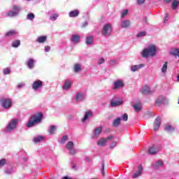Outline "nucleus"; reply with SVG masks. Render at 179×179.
I'll use <instances>...</instances> for the list:
<instances>
[{
    "label": "nucleus",
    "mask_w": 179,
    "mask_h": 179,
    "mask_svg": "<svg viewBox=\"0 0 179 179\" xmlns=\"http://www.w3.org/2000/svg\"><path fill=\"white\" fill-rule=\"evenodd\" d=\"M162 117L160 116H157V117H156L155 122H154V130L155 131H157V130H159L161 124H162Z\"/></svg>",
    "instance_id": "9d476101"
},
{
    "label": "nucleus",
    "mask_w": 179,
    "mask_h": 179,
    "mask_svg": "<svg viewBox=\"0 0 179 179\" xmlns=\"http://www.w3.org/2000/svg\"><path fill=\"white\" fill-rule=\"evenodd\" d=\"M164 129L166 131H168L169 133L171 131H174L175 130V127H173V126H171L170 124H166Z\"/></svg>",
    "instance_id": "2f4dec72"
},
{
    "label": "nucleus",
    "mask_w": 179,
    "mask_h": 179,
    "mask_svg": "<svg viewBox=\"0 0 179 179\" xmlns=\"http://www.w3.org/2000/svg\"><path fill=\"white\" fill-rule=\"evenodd\" d=\"M5 173L6 174H11L13 173V169L12 167H10V169H7V170L5 171Z\"/></svg>",
    "instance_id": "49530a36"
},
{
    "label": "nucleus",
    "mask_w": 179,
    "mask_h": 179,
    "mask_svg": "<svg viewBox=\"0 0 179 179\" xmlns=\"http://www.w3.org/2000/svg\"><path fill=\"white\" fill-rule=\"evenodd\" d=\"M141 92L144 94H152V91H150V87L148 85H144L141 90Z\"/></svg>",
    "instance_id": "a211bd4d"
},
{
    "label": "nucleus",
    "mask_w": 179,
    "mask_h": 179,
    "mask_svg": "<svg viewBox=\"0 0 179 179\" xmlns=\"http://www.w3.org/2000/svg\"><path fill=\"white\" fill-rule=\"evenodd\" d=\"M85 99V95L83 92H79L76 94L75 100L76 102H83Z\"/></svg>",
    "instance_id": "f8f14e48"
},
{
    "label": "nucleus",
    "mask_w": 179,
    "mask_h": 179,
    "mask_svg": "<svg viewBox=\"0 0 179 179\" xmlns=\"http://www.w3.org/2000/svg\"><path fill=\"white\" fill-rule=\"evenodd\" d=\"M57 127L56 126H50L49 129V133L50 134H54L55 131H56Z\"/></svg>",
    "instance_id": "ea45409f"
},
{
    "label": "nucleus",
    "mask_w": 179,
    "mask_h": 179,
    "mask_svg": "<svg viewBox=\"0 0 179 179\" xmlns=\"http://www.w3.org/2000/svg\"><path fill=\"white\" fill-rule=\"evenodd\" d=\"M62 179H72L71 177H69L68 176H64V177H62Z\"/></svg>",
    "instance_id": "13d9d810"
},
{
    "label": "nucleus",
    "mask_w": 179,
    "mask_h": 179,
    "mask_svg": "<svg viewBox=\"0 0 179 179\" xmlns=\"http://www.w3.org/2000/svg\"><path fill=\"white\" fill-rule=\"evenodd\" d=\"M82 70V64L80 63H76L73 67V71L75 73H79Z\"/></svg>",
    "instance_id": "4be33fe9"
},
{
    "label": "nucleus",
    "mask_w": 179,
    "mask_h": 179,
    "mask_svg": "<svg viewBox=\"0 0 179 179\" xmlns=\"http://www.w3.org/2000/svg\"><path fill=\"white\" fill-rule=\"evenodd\" d=\"M19 123V119H12L5 128V133H12L17 129Z\"/></svg>",
    "instance_id": "7ed1b4c3"
},
{
    "label": "nucleus",
    "mask_w": 179,
    "mask_h": 179,
    "mask_svg": "<svg viewBox=\"0 0 179 179\" xmlns=\"http://www.w3.org/2000/svg\"><path fill=\"white\" fill-rule=\"evenodd\" d=\"M57 17H58V15L57 13H55L50 15V20L55 21V20H57Z\"/></svg>",
    "instance_id": "c03bdc74"
},
{
    "label": "nucleus",
    "mask_w": 179,
    "mask_h": 179,
    "mask_svg": "<svg viewBox=\"0 0 179 179\" xmlns=\"http://www.w3.org/2000/svg\"><path fill=\"white\" fill-rule=\"evenodd\" d=\"M113 138H114V136H109L108 137H107V138H101L100 140L98 141L97 145L99 147H105L106 143H108V141H110Z\"/></svg>",
    "instance_id": "0eeeda50"
},
{
    "label": "nucleus",
    "mask_w": 179,
    "mask_h": 179,
    "mask_svg": "<svg viewBox=\"0 0 179 179\" xmlns=\"http://www.w3.org/2000/svg\"><path fill=\"white\" fill-rule=\"evenodd\" d=\"M24 160L26 162L27 160V158H24Z\"/></svg>",
    "instance_id": "0e129e2a"
},
{
    "label": "nucleus",
    "mask_w": 179,
    "mask_h": 179,
    "mask_svg": "<svg viewBox=\"0 0 179 179\" xmlns=\"http://www.w3.org/2000/svg\"><path fill=\"white\" fill-rule=\"evenodd\" d=\"M124 83L123 80H116L113 83V90H117L118 88H121L124 87Z\"/></svg>",
    "instance_id": "ddd939ff"
},
{
    "label": "nucleus",
    "mask_w": 179,
    "mask_h": 179,
    "mask_svg": "<svg viewBox=\"0 0 179 179\" xmlns=\"http://www.w3.org/2000/svg\"><path fill=\"white\" fill-rule=\"evenodd\" d=\"M80 15V10L78 9H75L74 10H71L69 13V17H77Z\"/></svg>",
    "instance_id": "6ab92c4d"
},
{
    "label": "nucleus",
    "mask_w": 179,
    "mask_h": 179,
    "mask_svg": "<svg viewBox=\"0 0 179 179\" xmlns=\"http://www.w3.org/2000/svg\"><path fill=\"white\" fill-rule=\"evenodd\" d=\"M178 103H179V98H178Z\"/></svg>",
    "instance_id": "69168bd1"
},
{
    "label": "nucleus",
    "mask_w": 179,
    "mask_h": 179,
    "mask_svg": "<svg viewBox=\"0 0 179 179\" xmlns=\"http://www.w3.org/2000/svg\"><path fill=\"white\" fill-rule=\"evenodd\" d=\"M161 70H162V73H163V74L165 75L166 73V71L168 70V62H165L164 63V64L162 66Z\"/></svg>",
    "instance_id": "c85d7f7f"
},
{
    "label": "nucleus",
    "mask_w": 179,
    "mask_h": 179,
    "mask_svg": "<svg viewBox=\"0 0 179 179\" xmlns=\"http://www.w3.org/2000/svg\"><path fill=\"white\" fill-rule=\"evenodd\" d=\"M169 17V15L166 14L165 17H164V22H167Z\"/></svg>",
    "instance_id": "6e6d98bb"
},
{
    "label": "nucleus",
    "mask_w": 179,
    "mask_h": 179,
    "mask_svg": "<svg viewBox=\"0 0 179 179\" xmlns=\"http://www.w3.org/2000/svg\"><path fill=\"white\" fill-rule=\"evenodd\" d=\"M51 50V47H50V45H47L46 47H45V52H50Z\"/></svg>",
    "instance_id": "3c124183"
},
{
    "label": "nucleus",
    "mask_w": 179,
    "mask_h": 179,
    "mask_svg": "<svg viewBox=\"0 0 179 179\" xmlns=\"http://www.w3.org/2000/svg\"><path fill=\"white\" fill-rule=\"evenodd\" d=\"M10 73H11L10 67H5L4 69H3V74H10Z\"/></svg>",
    "instance_id": "4c0bfd02"
},
{
    "label": "nucleus",
    "mask_w": 179,
    "mask_h": 179,
    "mask_svg": "<svg viewBox=\"0 0 179 179\" xmlns=\"http://www.w3.org/2000/svg\"><path fill=\"white\" fill-rule=\"evenodd\" d=\"M90 179H98V178H90Z\"/></svg>",
    "instance_id": "338daca9"
},
{
    "label": "nucleus",
    "mask_w": 179,
    "mask_h": 179,
    "mask_svg": "<svg viewBox=\"0 0 179 179\" xmlns=\"http://www.w3.org/2000/svg\"><path fill=\"white\" fill-rule=\"evenodd\" d=\"M145 0H136L138 5H143L145 3Z\"/></svg>",
    "instance_id": "8fccbe9b"
},
{
    "label": "nucleus",
    "mask_w": 179,
    "mask_h": 179,
    "mask_svg": "<svg viewBox=\"0 0 179 179\" xmlns=\"http://www.w3.org/2000/svg\"><path fill=\"white\" fill-rule=\"evenodd\" d=\"M167 102H168V99L165 98V96H158V98H157V99L155 100V105L159 106L162 103H167Z\"/></svg>",
    "instance_id": "9b49d317"
},
{
    "label": "nucleus",
    "mask_w": 179,
    "mask_h": 179,
    "mask_svg": "<svg viewBox=\"0 0 179 179\" xmlns=\"http://www.w3.org/2000/svg\"><path fill=\"white\" fill-rule=\"evenodd\" d=\"M20 44H21L20 40H15L12 43V47L13 48H17V47H20Z\"/></svg>",
    "instance_id": "f704fd0d"
},
{
    "label": "nucleus",
    "mask_w": 179,
    "mask_h": 179,
    "mask_svg": "<svg viewBox=\"0 0 179 179\" xmlns=\"http://www.w3.org/2000/svg\"><path fill=\"white\" fill-rule=\"evenodd\" d=\"M113 31V26L110 23H106L103 27L102 29V35L104 37H108L110 36L111 33Z\"/></svg>",
    "instance_id": "423d86ee"
},
{
    "label": "nucleus",
    "mask_w": 179,
    "mask_h": 179,
    "mask_svg": "<svg viewBox=\"0 0 179 179\" xmlns=\"http://www.w3.org/2000/svg\"><path fill=\"white\" fill-rule=\"evenodd\" d=\"M157 52L156 45H150L142 50L141 55L143 58H149V57H155Z\"/></svg>",
    "instance_id": "f257e3e1"
},
{
    "label": "nucleus",
    "mask_w": 179,
    "mask_h": 179,
    "mask_svg": "<svg viewBox=\"0 0 179 179\" xmlns=\"http://www.w3.org/2000/svg\"><path fill=\"white\" fill-rule=\"evenodd\" d=\"M68 137L67 136H64L61 140V143L62 144H65L66 141H67Z\"/></svg>",
    "instance_id": "a18cd8bd"
},
{
    "label": "nucleus",
    "mask_w": 179,
    "mask_h": 179,
    "mask_svg": "<svg viewBox=\"0 0 179 179\" xmlns=\"http://www.w3.org/2000/svg\"><path fill=\"white\" fill-rule=\"evenodd\" d=\"M85 160L86 162H90L91 159L90 158V157H85Z\"/></svg>",
    "instance_id": "bf43d9fd"
},
{
    "label": "nucleus",
    "mask_w": 179,
    "mask_h": 179,
    "mask_svg": "<svg viewBox=\"0 0 179 179\" xmlns=\"http://www.w3.org/2000/svg\"><path fill=\"white\" fill-rule=\"evenodd\" d=\"M8 163V161L6 159H0V167H2L3 166H5Z\"/></svg>",
    "instance_id": "37998d69"
},
{
    "label": "nucleus",
    "mask_w": 179,
    "mask_h": 179,
    "mask_svg": "<svg viewBox=\"0 0 179 179\" xmlns=\"http://www.w3.org/2000/svg\"><path fill=\"white\" fill-rule=\"evenodd\" d=\"M122 120H124V122H127L128 120V115H127V113H124V115H122Z\"/></svg>",
    "instance_id": "de8ad7c7"
},
{
    "label": "nucleus",
    "mask_w": 179,
    "mask_h": 179,
    "mask_svg": "<svg viewBox=\"0 0 179 179\" xmlns=\"http://www.w3.org/2000/svg\"><path fill=\"white\" fill-rule=\"evenodd\" d=\"M116 145H117L116 141H113V143H111L110 145V148H115L116 147Z\"/></svg>",
    "instance_id": "864d4df0"
},
{
    "label": "nucleus",
    "mask_w": 179,
    "mask_h": 179,
    "mask_svg": "<svg viewBox=\"0 0 179 179\" xmlns=\"http://www.w3.org/2000/svg\"><path fill=\"white\" fill-rule=\"evenodd\" d=\"M178 6H179V1L173 0L171 3L172 9L176 10L177 9V8H178Z\"/></svg>",
    "instance_id": "473e14b6"
},
{
    "label": "nucleus",
    "mask_w": 179,
    "mask_h": 179,
    "mask_svg": "<svg viewBox=\"0 0 179 179\" xmlns=\"http://www.w3.org/2000/svg\"><path fill=\"white\" fill-rule=\"evenodd\" d=\"M103 129L102 127H97L96 129H95V131H94V136L96 137H98V136H99L100 133H101Z\"/></svg>",
    "instance_id": "e433bc0d"
},
{
    "label": "nucleus",
    "mask_w": 179,
    "mask_h": 179,
    "mask_svg": "<svg viewBox=\"0 0 179 179\" xmlns=\"http://www.w3.org/2000/svg\"><path fill=\"white\" fill-rule=\"evenodd\" d=\"M159 150H160V147L159 145H152V147L149 148L148 152L150 153V155H155Z\"/></svg>",
    "instance_id": "4468645a"
},
{
    "label": "nucleus",
    "mask_w": 179,
    "mask_h": 179,
    "mask_svg": "<svg viewBox=\"0 0 179 179\" xmlns=\"http://www.w3.org/2000/svg\"><path fill=\"white\" fill-rule=\"evenodd\" d=\"M80 40V36H78V34H73L71 38V43H73L74 44H78Z\"/></svg>",
    "instance_id": "aec40b11"
},
{
    "label": "nucleus",
    "mask_w": 179,
    "mask_h": 179,
    "mask_svg": "<svg viewBox=\"0 0 179 179\" xmlns=\"http://www.w3.org/2000/svg\"><path fill=\"white\" fill-rule=\"evenodd\" d=\"M152 165L154 169H159V167H163L164 163L162 160H156L152 164Z\"/></svg>",
    "instance_id": "2eb2a0df"
},
{
    "label": "nucleus",
    "mask_w": 179,
    "mask_h": 179,
    "mask_svg": "<svg viewBox=\"0 0 179 179\" xmlns=\"http://www.w3.org/2000/svg\"><path fill=\"white\" fill-rule=\"evenodd\" d=\"M121 122V117H117V119H115V120L113 122V125L114 127H118L119 124H120Z\"/></svg>",
    "instance_id": "72a5a7b5"
},
{
    "label": "nucleus",
    "mask_w": 179,
    "mask_h": 179,
    "mask_svg": "<svg viewBox=\"0 0 179 179\" xmlns=\"http://www.w3.org/2000/svg\"><path fill=\"white\" fill-rule=\"evenodd\" d=\"M133 108H134L136 112H140L142 109L141 103H135V105L133 106Z\"/></svg>",
    "instance_id": "c9c22d12"
},
{
    "label": "nucleus",
    "mask_w": 179,
    "mask_h": 179,
    "mask_svg": "<svg viewBox=\"0 0 179 179\" xmlns=\"http://www.w3.org/2000/svg\"><path fill=\"white\" fill-rule=\"evenodd\" d=\"M49 179H52V178H49Z\"/></svg>",
    "instance_id": "774afa93"
},
{
    "label": "nucleus",
    "mask_w": 179,
    "mask_h": 179,
    "mask_svg": "<svg viewBox=\"0 0 179 179\" xmlns=\"http://www.w3.org/2000/svg\"><path fill=\"white\" fill-rule=\"evenodd\" d=\"M93 113L92 110H88L87 112H85V114L84 115V117L83 118V122H86L89 117H91L92 116Z\"/></svg>",
    "instance_id": "5701e85b"
},
{
    "label": "nucleus",
    "mask_w": 179,
    "mask_h": 179,
    "mask_svg": "<svg viewBox=\"0 0 179 179\" xmlns=\"http://www.w3.org/2000/svg\"><path fill=\"white\" fill-rule=\"evenodd\" d=\"M104 62H105L104 57H101V59H99L98 60L99 64H101L102 63H104Z\"/></svg>",
    "instance_id": "603ef678"
},
{
    "label": "nucleus",
    "mask_w": 179,
    "mask_h": 179,
    "mask_svg": "<svg viewBox=\"0 0 179 179\" xmlns=\"http://www.w3.org/2000/svg\"><path fill=\"white\" fill-rule=\"evenodd\" d=\"M26 64L28 69H34L35 66V60L34 59H28L26 62Z\"/></svg>",
    "instance_id": "dca6fc26"
},
{
    "label": "nucleus",
    "mask_w": 179,
    "mask_h": 179,
    "mask_svg": "<svg viewBox=\"0 0 179 179\" xmlns=\"http://www.w3.org/2000/svg\"><path fill=\"white\" fill-rule=\"evenodd\" d=\"M130 24H131L130 20H122L121 23V27L125 29L127 27H129Z\"/></svg>",
    "instance_id": "a878e982"
},
{
    "label": "nucleus",
    "mask_w": 179,
    "mask_h": 179,
    "mask_svg": "<svg viewBox=\"0 0 179 179\" xmlns=\"http://www.w3.org/2000/svg\"><path fill=\"white\" fill-rule=\"evenodd\" d=\"M35 18V15L34 13H28V15H27V19L28 20H34V19Z\"/></svg>",
    "instance_id": "58836bf2"
},
{
    "label": "nucleus",
    "mask_w": 179,
    "mask_h": 179,
    "mask_svg": "<svg viewBox=\"0 0 179 179\" xmlns=\"http://www.w3.org/2000/svg\"><path fill=\"white\" fill-rule=\"evenodd\" d=\"M123 103L122 101H115V99L110 100V106L115 107V106H119L120 105H122Z\"/></svg>",
    "instance_id": "412c9836"
},
{
    "label": "nucleus",
    "mask_w": 179,
    "mask_h": 179,
    "mask_svg": "<svg viewBox=\"0 0 179 179\" xmlns=\"http://www.w3.org/2000/svg\"><path fill=\"white\" fill-rule=\"evenodd\" d=\"M45 140V137L43 136H38L37 137L34 138V143H38L43 141Z\"/></svg>",
    "instance_id": "bb28decb"
},
{
    "label": "nucleus",
    "mask_w": 179,
    "mask_h": 179,
    "mask_svg": "<svg viewBox=\"0 0 179 179\" xmlns=\"http://www.w3.org/2000/svg\"><path fill=\"white\" fill-rule=\"evenodd\" d=\"M94 41V37L93 36H90L89 37H87L86 38V44L87 45H92Z\"/></svg>",
    "instance_id": "7c9ffc66"
},
{
    "label": "nucleus",
    "mask_w": 179,
    "mask_h": 179,
    "mask_svg": "<svg viewBox=\"0 0 179 179\" xmlns=\"http://www.w3.org/2000/svg\"><path fill=\"white\" fill-rule=\"evenodd\" d=\"M87 25H88L87 22H85L84 23H83L82 27H86Z\"/></svg>",
    "instance_id": "4d7b16f0"
},
{
    "label": "nucleus",
    "mask_w": 179,
    "mask_h": 179,
    "mask_svg": "<svg viewBox=\"0 0 179 179\" xmlns=\"http://www.w3.org/2000/svg\"><path fill=\"white\" fill-rule=\"evenodd\" d=\"M145 64L144 63H141L140 64H133L131 67V71H137V70H139V69H142L144 67Z\"/></svg>",
    "instance_id": "f3484780"
},
{
    "label": "nucleus",
    "mask_w": 179,
    "mask_h": 179,
    "mask_svg": "<svg viewBox=\"0 0 179 179\" xmlns=\"http://www.w3.org/2000/svg\"><path fill=\"white\" fill-rule=\"evenodd\" d=\"M145 36H146V31H140L138 34H137V37L138 38H141L142 37H145Z\"/></svg>",
    "instance_id": "79ce46f5"
},
{
    "label": "nucleus",
    "mask_w": 179,
    "mask_h": 179,
    "mask_svg": "<svg viewBox=\"0 0 179 179\" xmlns=\"http://www.w3.org/2000/svg\"><path fill=\"white\" fill-rule=\"evenodd\" d=\"M43 118V113H40L38 115L31 116L29 120L27 123V127H34L38 123H41Z\"/></svg>",
    "instance_id": "f03ea898"
},
{
    "label": "nucleus",
    "mask_w": 179,
    "mask_h": 179,
    "mask_svg": "<svg viewBox=\"0 0 179 179\" xmlns=\"http://www.w3.org/2000/svg\"><path fill=\"white\" fill-rule=\"evenodd\" d=\"M25 83H20L19 84H17V88H23V87H25Z\"/></svg>",
    "instance_id": "09e8293b"
},
{
    "label": "nucleus",
    "mask_w": 179,
    "mask_h": 179,
    "mask_svg": "<svg viewBox=\"0 0 179 179\" xmlns=\"http://www.w3.org/2000/svg\"><path fill=\"white\" fill-rule=\"evenodd\" d=\"M128 9H124L123 10H122L121 17H125V16L128 15Z\"/></svg>",
    "instance_id": "a19ab883"
},
{
    "label": "nucleus",
    "mask_w": 179,
    "mask_h": 179,
    "mask_svg": "<svg viewBox=\"0 0 179 179\" xmlns=\"http://www.w3.org/2000/svg\"><path fill=\"white\" fill-rule=\"evenodd\" d=\"M13 10H9V12H7L6 15L9 17H15L16 16H18L20 10H22L21 6H18L17 5H14L13 6Z\"/></svg>",
    "instance_id": "39448f33"
},
{
    "label": "nucleus",
    "mask_w": 179,
    "mask_h": 179,
    "mask_svg": "<svg viewBox=\"0 0 179 179\" xmlns=\"http://www.w3.org/2000/svg\"><path fill=\"white\" fill-rule=\"evenodd\" d=\"M101 173L103 176H105V173H104V163H102V166L101 168Z\"/></svg>",
    "instance_id": "5fc2aeb1"
},
{
    "label": "nucleus",
    "mask_w": 179,
    "mask_h": 179,
    "mask_svg": "<svg viewBox=\"0 0 179 179\" xmlns=\"http://www.w3.org/2000/svg\"><path fill=\"white\" fill-rule=\"evenodd\" d=\"M177 80L179 81V74H178Z\"/></svg>",
    "instance_id": "e2e57ef3"
},
{
    "label": "nucleus",
    "mask_w": 179,
    "mask_h": 179,
    "mask_svg": "<svg viewBox=\"0 0 179 179\" xmlns=\"http://www.w3.org/2000/svg\"><path fill=\"white\" fill-rule=\"evenodd\" d=\"M15 34H17L16 30H10L6 33V37H13Z\"/></svg>",
    "instance_id": "c756f323"
},
{
    "label": "nucleus",
    "mask_w": 179,
    "mask_h": 179,
    "mask_svg": "<svg viewBox=\"0 0 179 179\" xmlns=\"http://www.w3.org/2000/svg\"><path fill=\"white\" fill-rule=\"evenodd\" d=\"M47 41V36H41V37H38L37 38L36 41L37 43H39L40 44H43Z\"/></svg>",
    "instance_id": "cd10ccee"
},
{
    "label": "nucleus",
    "mask_w": 179,
    "mask_h": 179,
    "mask_svg": "<svg viewBox=\"0 0 179 179\" xmlns=\"http://www.w3.org/2000/svg\"><path fill=\"white\" fill-rule=\"evenodd\" d=\"M143 171V167L141 164H139L138 167V170L137 171H136V173H134V174L133 175L134 178H137L139 176H141V173Z\"/></svg>",
    "instance_id": "b1692460"
},
{
    "label": "nucleus",
    "mask_w": 179,
    "mask_h": 179,
    "mask_svg": "<svg viewBox=\"0 0 179 179\" xmlns=\"http://www.w3.org/2000/svg\"><path fill=\"white\" fill-rule=\"evenodd\" d=\"M74 144L73 141H69L68 144L66 145V148L69 150L70 155H76V150H74Z\"/></svg>",
    "instance_id": "1a4fd4ad"
},
{
    "label": "nucleus",
    "mask_w": 179,
    "mask_h": 179,
    "mask_svg": "<svg viewBox=\"0 0 179 179\" xmlns=\"http://www.w3.org/2000/svg\"><path fill=\"white\" fill-rule=\"evenodd\" d=\"M115 62H116V60H114V59L110 60V63H115Z\"/></svg>",
    "instance_id": "052dcab7"
},
{
    "label": "nucleus",
    "mask_w": 179,
    "mask_h": 179,
    "mask_svg": "<svg viewBox=\"0 0 179 179\" xmlns=\"http://www.w3.org/2000/svg\"><path fill=\"white\" fill-rule=\"evenodd\" d=\"M143 20L145 21V23H147V19H146V17H145Z\"/></svg>",
    "instance_id": "680f3d73"
},
{
    "label": "nucleus",
    "mask_w": 179,
    "mask_h": 179,
    "mask_svg": "<svg viewBox=\"0 0 179 179\" xmlns=\"http://www.w3.org/2000/svg\"><path fill=\"white\" fill-rule=\"evenodd\" d=\"M0 105L3 109H10L13 106V99L11 98H1Z\"/></svg>",
    "instance_id": "20e7f679"
},
{
    "label": "nucleus",
    "mask_w": 179,
    "mask_h": 179,
    "mask_svg": "<svg viewBox=\"0 0 179 179\" xmlns=\"http://www.w3.org/2000/svg\"><path fill=\"white\" fill-rule=\"evenodd\" d=\"M71 87V80H66L64 85H63V90H69Z\"/></svg>",
    "instance_id": "393cba45"
},
{
    "label": "nucleus",
    "mask_w": 179,
    "mask_h": 179,
    "mask_svg": "<svg viewBox=\"0 0 179 179\" xmlns=\"http://www.w3.org/2000/svg\"><path fill=\"white\" fill-rule=\"evenodd\" d=\"M43 83L41 80H36L32 83V89L34 90V91H37L39 88H43Z\"/></svg>",
    "instance_id": "6e6552de"
}]
</instances>
